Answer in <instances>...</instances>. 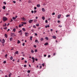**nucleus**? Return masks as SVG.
I'll list each match as a JSON object with an SVG mask.
<instances>
[{
    "mask_svg": "<svg viewBox=\"0 0 77 77\" xmlns=\"http://www.w3.org/2000/svg\"><path fill=\"white\" fill-rule=\"evenodd\" d=\"M7 20L8 18L5 17H3V21H7Z\"/></svg>",
    "mask_w": 77,
    "mask_h": 77,
    "instance_id": "1",
    "label": "nucleus"
},
{
    "mask_svg": "<svg viewBox=\"0 0 77 77\" xmlns=\"http://www.w3.org/2000/svg\"><path fill=\"white\" fill-rule=\"evenodd\" d=\"M29 33H27V32L25 33V36H29Z\"/></svg>",
    "mask_w": 77,
    "mask_h": 77,
    "instance_id": "2",
    "label": "nucleus"
},
{
    "mask_svg": "<svg viewBox=\"0 0 77 77\" xmlns=\"http://www.w3.org/2000/svg\"><path fill=\"white\" fill-rule=\"evenodd\" d=\"M15 36L16 35L14 33H11V36Z\"/></svg>",
    "mask_w": 77,
    "mask_h": 77,
    "instance_id": "3",
    "label": "nucleus"
},
{
    "mask_svg": "<svg viewBox=\"0 0 77 77\" xmlns=\"http://www.w3.org/2000/svg\"><path fill=\"white\" fill-rule=\"evenodd\" d=\"M32 59L33 60L32 63H34V62H35V58H34L33 57H32Z\"/></svg>",
    "mask_w": 77,
    "mask_h": 77,
    "instance_id": "4",
    "label": "nucleus"
},
{
    "mask_svg": "<svg viewBox=\"0 0 77 77\" xmlns=\"http://www.w3.org/2000/svg\"><path fill=\"white\" fill-rule=\"evenodd\" d=\"M29 23H32L33 22V20H31L29 21Z\"/></svg>",
    "mask_w": 77,
    "mask_h": 77,
    "instance_id": "5",
    "label": "nucleus"
},
{
    "mask_svg": "<svg viewBox=\"0 0 77 77\" xmlns=\"http://www.w3.org/2000/svg\"><path fill=\"white\" fill-rule=\"evenodd\" d=\"M18 33H20V35H22V34H23V32H22V30H20V31H19L18 32Z\"/></svg>",
    "mask_w": 77,
    "mask_h": 77,
    "instance_id": "6",
    "label": "nucleus"
},
{
    "mask_svg": "<svg viewBox=\"0 0 77 77\" xmlns=\"http://www.w3.org/2000/svg\"><path fill=\"white\" fill-rule=\"evenodd\" d=\"M5 39H3L2 40V44H4L5 43Z\"/></svg>",
    "mask_w": 77,
    "mask_h": 77,
    "instance_id": "7",
    "label": "nucleus"
},
{
    "mask_svg": "<svg viewBox=\"0 0 77 77\" xmlns=\"http://www.w3.org/2000/svg\"><path fill=\"white\" fill-rule=\"evenodd\" d=\"M60 17H61V15H60V14L58 15V17H57L58 18V19L59 18H60Z\"/></svg>",
    "mask_w": 77,
    "mask_h": 77,
    "instance_id": "8",
    "label": "nucleus"
},
{
    "mask_svg": "<svg viewBox=\"0 0 77 77\" xmlns=\"http://www.w3.org/2000/svg\"><path fill=\"white\" fill-rule=\"evenodd\" d=\"M42 10L43 12H45V9H44V8H42Z\"/></svg>",
    "mask_w": 77,
    "mask_h": 77,
    "instance_id": "9",
    "label": "nucleus"
},
{
    "mask_svg": "<svg viewBox=\"0 0 77 77\" xmlns=\"http://www.w3.org/2000/svg\"><path fill=\"white\" fill-rule=\"evenodd\" d=\"M22 19L23 20V21H26V19L24 17H23V18H22Z\"/></svg>",
    "mask_w": 77,
    "mask_h": 77,
    "instance_id": "10",
    "label": "nucleus"
},
{
    "mask_svg": "<svg viewBox=\"0 0 77 77\" xmlns=\"http://www.w3.org/2000/svg\"><path fill=\"white\" fill-rule=\"evenodd\" d=\"M13 31L14 32H15V31H16V29H15V28H14V29H13Z\"/></svg>",
    "mask_w": 77,
    "mask_h": 77,
    "instance_id": "11",
    "label": "nucleus"
},
{
    "mask_svg": "<svg viewBox=\"0 0 77 77\" xmlns=\"http://www.w3.org/2000/svg\"><path fill=\"white\" fill-rule=\"evenodd\" d=\"M52 38L53 39H56V37L55 36H53Z\"/></svg>",
    "mask_w": 77,
    "mask_h": 77,
    "instance_id": "12",
    "label": "nucleus"
},
{
    "mask_svg": "<svg viewBox=\"0 0 77 77\" xmlns=\"http://www.w3.org/2000/svg\"><path fill=\"white\" fill-rule=\"evenodd\" d=\"M47 45H48V42H46L44 44V45L45 46Z\"/></svg>",
    "mask_w": 77,
    "mask_h": 77,
    "instance_id": "13",
    "label": "nucleus"
},
{
    "mask_svg": "<svg viewBox=\"0 0 77 77\" xmlns=\"http://www.w3.org/2000/svg\"><path fill=\"white\" fill-rule=\"evenodd\" d=\"M45 28H47V27H50V26H49V25H48V26H45Z\"/></svg>",
    "mask_w": 77,
    "mask_h": 77,
    "instance_id": "14",
    "label": "nucleus"
},
{
    "mask_svg": "<svg viewBox=\"0 0 77 77\" xmlns=\"http://www.w3.org/2000/svg\"><path fill=\"white\" fill-rule=\"evenodd\" d=\"M12 40H13V38L11 37L10 38V41H12Z\"/></svg>",
    "mask_w": 77,
    "mask_h": 77,
    "instance_id": "15",
    "label": "nucleus"
},
{
    "mask_svg": "<svg viewBox=\"0 0 77 77\" xmlns=\"http://www.w3.org/2000/svg\"><path fill=\"white\" fill-rule=\"evenodd\" d=\"M32 37H32V36H30V40L31 41H32Z\"/></svg>",
    "mask_w": 77,
    "mask_h": 77,
    "instance_id": "16",
    "label": "nucleus"
},
{
    "mask_svg": "<svg viewBox=\"0 0 77 77\" xmlns=\"http://www.w3.org/2000/svg\"><path fill=\"white\" fill-rule=\"evenodd\" d=\"M12 19L13 20H14V21L15 20H16V19L14 17H12Z\"/></svg>",
    "mask_w": 77,
    "mask_h": 77,
    "instance_id": "17",
    "label": "nucleus"
},
{
    "mask_svg": "<svg viewBox=\"0 0 77 77\" xmlns=\"http://www.w3.org/2000/svg\"><path fill=\"white\" fill-rule=\"evenodd\" d=\"M5 38H8V35L6 34H5Z\"/></svg>",
    "mask_w": 77,
    "mask_h": 77,
    "instance_id": "18",
    "label": "nucleus"
},
{
    "mask_svg": "<svg viewBox=\"0 0 77 77\" xmlns=\"http://www.w3.org/2000/svg\"><path fill=\"white\" fill-rule=\"evenodd\" d=\"M22 23L23 24H27V23L26 22H22Z\"/></svg>",
    "mask_w": 77,
    "mask_h": 77,
    "instance_id": "19",
    "label": "nucleus"
},
{
    "mask_svg": "<svg viewBox=\"0 0 77 77\" xmlns=\"http://www.w3.org/2000/svg\"><path fill=\"white\" fill-rule=\"evenodd\" d=\"M37 6L38 8H39V7H40V5L39 4L37 5Z\"/></svg>",
    "mask_w": 77,
    "mask_h": 77,
    "instance_id": "20",
    "label": "nucleus"
},
{
    "mask_svg": "<svg viewBox=\"0 0 77 77\" xmlns=\"http://www.w3.org/2000/svg\"><path fill=\"white\" fill-rule=\"evenodd\" d=\"M22 30L24 32H25L26 31V29H25V28H23Z\"/></svg>",
    "mask_w": 77,
    "mask_h": 77,
    "instance_id": "21",
    "label": "nucleus"
},
{
    "mask_svg": "<svg viewBox=\"0 0 77 77\" xmlns=\"http://www.w3.org/2000/svg\"><path fill=\"white\" fill-rule=\"evenodd\" d=\"M6 23H5V25H3V27H6Z\"/></svg>",
    "mask_w": 77,
    "mask_h": 77,
    "instance_id": "22",
    "label": "nucleus"
},
{
    "mask_svg": "<svg viewBox=\"0 0 77 77\" xmlns=\"http://www.w3.org/2000/svg\"><path fill=\"white\" fill-rule=\"evenodd\" d=\"M21 42L19 41V40H18L17 41V44H20V43Z\"/></svg>",
    "mask_w": 77,
    "mask_h": 77,
    "instance_id": "23",
    "label": "nucleus"
},
{
    "mask_svg": "<svg viewBox=\"0 0 77 77\" xmlns=\"http://www.w3.org/2000/svg\"><path fill=\"white\" fill-rule=\"evenodd\" d=\"M6 8V7H5V6H3V9H5V8Z\"/></svg>",
    "mask_w": 77,
    "mask_h": 77,
    "instance_id": "24",
    "label": "nucleus"
},
{
    "mask_svg": "<svg viewBox=\"0 0 77 77\" xmlns=\"http://www.w3.org/2000/svg\"><path fill=\"white\" fill-rule=\"evenodd\" d=\"M42 19L43 20H45V17H44V16H43L42 17Z\"/></svg>",
    "mask_w": 77,
    "mask_h": 77,
    "instance_id": "25",
    "label": "nucleus"
},
{
    "mask_svg": "<svg viewBox=\"0 0 77 77\" xmlns=\"http://www.w3.org/2000/svg\"><path fill=\"white\" fill-rule=\"evenodd\" d=\"M15 53L17 54H18V51H17L16 52H15Z\"/></svg>",
    "mask_w": 77,
    "mask_h": 77,
    "instance_id": "26",
    "label": "nucleus"
},
{
    "mask_svg": "<svg viewBox=\"0 0 77 77\" xmlns=\"http://www.w3.org/2000/svg\"><path fill=\"white\" fill-rule=\"evenodd\" d=\"M31 52L32 53H34V51L33 50H31Z\"/></svg>",
    "mask_w": 77,
    "mask_h": 77,
    "instance_id": "27",
    "label": "nucleus"
},
{
    "mask_svg": "<svg viewBox=\"0 0 77 77\" xmlns=\"http://www.w3.org/2000/svg\"><path fill=\"white\" fill-rule=\"evenodd\" d=\"M70 17V15H66V17Z\"/></svg>",
    "mask_w": 77,
    "mask_h": 77,
    "instance_id": "28",
    "label": "nucleus"
},
{
    "mask_svg": "<svg viewBox=\"0 0 77 77\" xmlns=\"http://www.w3.org/2000/svg\"><path fill=\"white\" fill-rule=\"evenodd\" d=\"M34 22H36L37 21V20H36V19H34Z\"/></svg>",
    "mask_w": 77,
    "mask_h": 77,
    "instance_id": "29",
    "label": "nucleus"
},
{
    "mask_svg": "<svg viewBox=\"0 0 77 77\" xmlns=\"http://www.w3.org/2000/svg\"><path fill=\"white\" fill-rule=\"evenodd\" d=\"M28 3H32V2H31L30 0H29V1H28Z\"/></svg>",
    "mask_w": 77,
    "mask_h": 77,
    "instance_id": "30",
    "label": "nucleus"
},
{
    "mask_svg": "<svg viewBox=\"0 0 77 77\" xmlns=\"http://www.w3.org/2000/svg\"><path fill=\"white\" fill-rule=\"evenodd\" d=\"M58 27H59L61 28L62 27V26L60 25L59 26H58Z\"/></svg>",
    "mask_w": 77,
    "mask_h": 77,
    "instance_id": "31",
    "label": "nucleus"
},
{
    "mask_svg": "<svg viewBox=\"0 0 77 77\" xmlns=\"http://www.w3.org/2000/svg\"><path fill=\"white\" fill-rule=\"evenodd\" d=\"M27 72H28V73H30V70H28L27 71Z\"/></svg>",
    "mask_w": 77,
    "mask_h": 77,
    "instance_id": "32",
    "label": "nucleus"
},
{
    "mask_svg": "<svg viewBox=\"0 0 77 77\" xmlns=\"http://www.w3.org/2000/svg\"><path fill=\"white\" fill-rule=\"evenodd\" d=\"M13 59V57H10L11 60H12Z\"/></svg>",
    "mask_w": 77,
    "mask_h": 77,
    "instance_id": "33",
    "label": "nucleus"
},
{
    "mask_svg": "<svg viewBox=\"0 0 77 77\" xmlns=\"http://www.w3.org/2000/svg\"><path fill=\"white\" fill-rule=\"evenodd\" d=\"M21 24H20L19 25V27H21Z\"/></svg>",
    "mask_w": 77,
    "mask_h": 77,
    "instance_id": "34",
    "label": "nucleus"
},
{
    "mask_svg": "<svg viewBox=\"0 0 77 77\" xmlns=\"http://www.w3.org/2000/svg\"><path fill=\"white\" fill-rule=\"evenodd\" d=\"M45 39H47V40H48V37H46L45 38Z\"/></svg>",
    "mask_w": 77,
    "mask_h": 77,
    "instance_id": "35",
    "label": "nucleus"
},
{
    "mask_svg": "<svg viewBox=\"0 0 77 77\" xmlns=\"http://www.w3.org/2000/svg\"><path fill=\"white\" fill-rule=\"evenodd\" d=\"M38 42V41L37 40H35V42Z\"/></svg>",
    "mask_w": 77,
    "mask_h": 77,
    "instance_id": "36",
    "label": "nucleus"
},
{
    "mask_svg": "<svg viewBox=\"0 0 77 77\" xmlns=\"http://www.w3.org/2000/svg\"><path fill=\"white\" fill-rule=\"evenodd\" d=\"M45 22L46 23H48V21H47V20H46Z\"/></svg>",
    "mask_w": 77,
    "mask_h": 77,
    "instance_id": "37",
    "label": "nucleus"
},
{
    "mask_svg": "<svg viewBox=\"0 0 77 77\" xmlns=\"http://www.w3.org/2000/svg\"><path fill=\"white\" fill-rule=\"evenodd\" d=\"M41 41H43V38H41L40 39Z\"/></svg>",
    "mask_w": 77,
    "mask_h": 77,
    "instance_id": "38",
    "label": "nucleus"
},
{
    "mask_svg": "<svg viewBox=\"0 0 77 77\" xmlns=\"http://www.w3.org/2000/svg\"><path fill=\"white\" fill-rule=\"evenodd\" d=\"M3 63H6V61H4L3 62Z\"/></svg>",
    "mask_w": 77,
    "mask_h": 77,
    "instance_id": "39",
    "label": "nucleus"
},
{
    "mask_svg": "<svg viewBox=\"0 0 77 77\" xmlns=\"http://www.w3.org/2000/svg\"><path fill=\"white\" fill-rule=\"evenodd\" d=\"M8 56V54H6L5 56V57L6 58L7 57V56Z\"/></svg>",
    "mask_w": 77,
    "mask_h": 77,
    "instance_id": "40",
    "label": "nucleus"
},
{
    "mask_svg": "<svg viewBox=\"0 0 77 77\" xmlns=\"http://www.w3.org/2000/svg\"><path fill=\"white\" fill-rule=\"evenodd\" d=\"M52 15H55V13H54V12L52 14Z\"/></svg>",
    "mask_w": 77,
    "mask_h": 77,
    "instance_id": "41",
    "label": "nucleus"
},
{
    "mask_svg": "<svg viewBox=\"0 0 77 77\" xmlns=\"http://www.w3.org/2000/svg\"><path fill=\"white\" fill-rule=\"evenodd\" d=\"M34 47H35V48H36V45H34Z\"/></svg>",
    "mask_w": 77,
    "mask_h": 77,
    "instance_id": "42",
    "label": "nucleus"
},
{
    "mask_svg": "<svg viewBox=\"0 0 77 77\" xmlns=\"http://www.w3.org/2000/svg\"><path fill=\"white\" fill-rule=\"evenodd\" d=\"M37 51H38L36 49H35V52H36Z\"/></svg>",
    "mask_w": 77,
    "mask_h": 77,
    "instance_id": "43",
    "label": "nucleus"
},
{
    "mask_svg": "<svg viewBox=\"0 0 77 77\" xmlns=\"http://www.w3.org/2000/svg\"><path fill=\"white\" fill-rule=\"evenodd\" d=\"M24 44H25V43H23L22 44V45L24 46Z\"/></svg>",
    "mask_w": 77,
    "mask_h": 77,
    "instance_id": "44",
    "label": "nucleus"
},
{
    "mask_svg": "<svg viewBox=\"0 0 77 77\" xmlns=\"http://www.w3.org/2000/svg\"><path fill=\"white\" fill-rule=\"evenodd\" d=\"M33 27L34 28H36V26H35V25H34L33 26Z\"/></svg>",
    "mask_w": 77,
    "mask_h": 77,
    "instance_id": "45",
    "label": "nucleus"
},
{
    "mask_svg": "<svg viewBox=\"0 0 77 77\" xmlns=\"http://www.w3.org/2000/svg\"><path fill=\"white\" fill-rule=\"evenodd\" d=\"M12 21H13V20H12V19H11L10 22H12Z\"/></svg>",
    "mask_w": 77,
    "mask_h": 77,
    "instance_id": "46",
    "label": "nucleus"
},
{
    "mask_svg": "<svg viewBox=\"0 0 77 77\" xmlns=\"http://www.w3.org/2000/svg\"><path fill=\"white\" fill-rule=\"evenodd\" d=\"M7 27H5L4 28V29H5V30H6V29H7Z\"/></svg>",
    "mask_w": 77,
    "mask_h": 77,
    "instance_id": "47",
    "label": "nucleus"
},
{
    "mask_svg": "<svg viewBox=\"0 0 77 77\" xmlns=\"http://www.w3.org/2000/svg\"><path fill=\"white\" fill-rule=\"evenodd\" d=\"M35 61H38V59H37V58H35Z\"/></svg>",
    "mask_w": 77,
    "mask_h": 77,
    "instance_id": "48",
    "label": "nucleus"
},
{
    "mask_svg": "<svg viewBox=\"0 0 77 77\" xmlns=\"http://www.w3.org/2000/svg\"><path fill=\"white\" fill-rule=\"evenodd\" d=\"M13 3H16V2L15 1H14L13 2Z\"/></svg>",
    "mask_w": 77,
    "mask_h": 77,
    "instance_id": "49",
    "label": "nucleus"
},
{
    "mask_svg": "<svg viewBox=\"0 0 77 77\" xmlns=\"http://www.w3.org/2000/svg\"><path fill=\"white\" fill-rule=\"evenodd\" d=\"M60 20L57 21V23H60Z\"/></svg>",
    "mask_w": 77,
    "mask_h": 77,
    "instance_id": "50",
    "label": "nucleus"
},
{
    "mask_svg": "<svg viewBox=\"0 0 77 77\" xmlns=\"http://www.w3.org/2000/svg\"><path fill=\"white\" fill-rule=\"evenodd\" d=\"M48 58H49V57H50V55H49L48 56Z\"/></svg>",
    "mask_w": 77,
    "mask_h": 77,
    "instance_id": "51",
    "label": "nucleus"
},
{
    "mask_svg": "<svg viewBox=\"0 0 77 77\" xmlns=\"http://www.w3.org/2000/svg\"><path fill=\"white\" fill-rule=\"evenodd\" d=\"M34 35H35V36H37V33H35V34H34Z\"/></svg>",
    "mask_w": 77,
    "mask_h": 77,
    "instance_id": "52",
    "label": "nucleus"
},
{
    "mask_svg": "<svg viewBox=\"0 0 77 77\" xmlns=\"http://www.w3.org/2000/svg\"><path fill=\"white\" fill-rule=\"evenodd\" d=\"M34 13L35 14V13H36V11L35 10L34 11Z\"/></svg>",
    "mask_w": 77,
    "mask_h": 77,
    "instance_id": "53",
    "label": "nucleus"
},
{
    "mask_svg": "<svg viewBox=\"0 0 77 77\" xmlns=\"http://www.w3.org/2000/svg\"><path fill=\"white\" fill-rule=\"evenodd\" d=\"M4 4H5V5H6V3L5 2H4Z\"/></svg>",
    "mask_w": 77,
    "mask_h": 77,
    "instance_id": "54",
    "label": "nucleus"
},
{
    "mask_svg": "<svg viewBox=\"0 0 77 77\" xmlns=\"http://www.w3.org/2000/svg\"><path fill=\"white\" fill-rule=\"evenodd\" d=\"M36 26H39V24L38 23L37 24H36Z\"/></svg>",
    "mask_w": 77,
    "mask_h": 77,
    "instance_id": "55",
    "label": "nucleus"
},
{
    "mask_svg": "<svg viewBox=\"0 0 77 77\" xmlns=\"http://www.w3.org/2000/svg\"><path fill=\"white\" fill-rule=\"evenodd\" d=\"M27 66H26V65H24V67H26Z\"/></svg>",
    "mask_w": 77,
    "mask_h": 77,
    "instance_id": "56",
    "label": "nucleus"
},
{
    "mask_svg": "<svg viewBox=\"0 0 77 77\" xmlns=\"http://www.w3.org/2000/svg\"><path fill=\"white\" fill-rule=\"evenodd\" d=\"M40 69H41V68H42V66H40Z\"/></svg>",
    "mask_w": 77,
    "mask_h": 77,
    "instance_id": "57",
    "label": "nucleus"
},
{
    "mask_svg": "<svg viewBox=\"0 0 77 77\" xmlns=\"http://www.w3.org/2000/svg\"><path fill=\"white\" fill-rule=\"evenodd\" d=\"M48 20L49 21H50V18H49L48 19Z\"/></svg>",
    "mask_w": 77,
    "mask_h": 77,
    "instance_id": "58",
    "label": "nucleus"
},
{
    "mask_svg": "<svg viewBox=\"0 0 77 77\" xmlns=\"http://www.w3.org/2000/svg\"><path fill=\"white\" fill-rule=\"evenodd\" d=\"M44 63L42 64V65L43 66H44Z\"/></svg>",
    "mask_w": 77,
    "mask_h": 77,
    "instance_id": "59",
    "label": "nucleus"
},
{
    "mask_svg": "<svg viewBox=\"0 0 77 77\" xmlns=\"http://www.w3.org/2000/svg\"><path fill=\"white\" fill-rule=\"evenodd\" d=\"M31 12L32 14L33 13L34 11H31Z\"/></svg>",
    "mask_w": 77,
    "mask_h": 77,
    "instance_id": "60",
    "label": "nucleus"
},
{
    "mask_svg": "<svg viewBox=\"0 0 77 77\" xmlns=\"http://www.w3.org/2000/svg\"><path fill=\"white\" fill-rule=\"evenodd\" d=\"M46 56H47L46 54L44 55V57H46Z\"/></svg>",
    "mask_w": 77,
    "mask_h": 77,
    "instance_id": "61",
    "label": "nucleus"
},
{
    "mask_svg": "<svg viewBox=\"0 0 77 77\" xmlns=\"http://www.w3.org/2000/svg\"><path fill=\"white\" fill-rule=\"evenodd\" d=\"M34 9H35V10H36V7H35L34 8Z\"/></svg>",
    "mask_w": 77,
    "mask_h": 77,
    "instance_id": "62",
    "label": "nucleus"
},
{
    "mask_svg": "<svg viewBox=\"0 0 77 77\" xmlns=\"http://www.w3.org/2000/svg\"><path fill=\"white\" fill-rule=\"evenodd\" d=\"M31 30L32 32H34V31L33 29H32Z\"/></svg>",
    "mask_w": 77,
    "mask_h": 77,
    "instance_id": "63",
    "label": "nucleus"
},
{
    "mask_svg": "<svg viewBox=\"0 0 77 77\" xmlns=\"http://www.w3.org/2000/svg\"><path fill=\"white\" fill-rule=\"evenodd\" d=\"M51 32H53V29H51Z\"/></svg>",
    "mask_w": 77,
    "mask_h": 77,
    "instance_id": "64",
    "label": "nucleus"
}]
</instances>
